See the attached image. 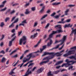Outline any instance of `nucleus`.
<instances>
[{"mask_svg":"<svg viewBox=\"0 0 76 76\" xmlns=\"http://www.w3.org/2000/svg\"><path fill=\"white\" fill-rule=\"evenodd\" d=\"M70 49L71 50L75 49V50L68 51L67 53L63 55L64 56L66 57L69 55H71V54H74L75 52V50H76V46L72 47L70 48Z\"/></svg>","mask_w":76,"mask_h":76,"instance_id":"1","label":"nucleus"},{"mask_svg":"<svg viewBox=\"0 0 76 76\" xmlns=\"http://www.w3.org/2000/svg\"><path fill=\"white\" fill-rule=\"evenodd\" d=\"M66 38V36H64L62 38V42H61V43L60 44L56 46V47L52 49V50H53V49H57V48H59V46L63 44V43L65 41V40Z\"/></svg>","mask_w":76,"mask_h":76,"instance_id":"2","label":"nucleus"},{"mask_svg":"<svg viewBox=\"0 0 76 76\" xmlns=\"http://www.w3.org/2000/svg\"><path fill=\"white\" fill-rule=\"evenodd\" d=\"M26 40V38L25 36H23L22 38L20 39V40H19V44L20 45H21L22 42H23V45H24L26 43V42L25 41Z\"/></svg>","mask_w":76,"mask_h":76,"instance_id":"3","label":"nucleus"},{"mask_svg":"<svg viewBox=\"0 0 76 76\" xmlns=\"http://www.w3.org/2000/svg\"><path fill=\"white\" fill-rule=\"evenodd\" d=\"M32 54L30 53L27 56V57L28 58H26V60H23V63L24 64V63L26 62L27 61H28L29 60L31 57Z\"/></svg>","mask_w":76,"mask_h":76,"instance_id":"4","label":"nucleus"},{"mask_svg":"<svg viewBox=\"0 0 76 76\" xmlns=\"http://www.w3.org/2000/svg\"><path fill=\"white\" fill-rule=\"evenodd\" d=\"M65 62H66V63H65V67H68L70 65H71V64H70V63L72 62V61H69V60L68 59H66Z\"/></svg>","mask_w":76,"mask_h":76,"instance_id":"5","label":"nucleus"},{"mask_svg":"<svg viewBox=\"0 0 76 76\" xmlns=\"http://www.w3.org/2000/svg\"><path fill=\"white\" fill-rule=\"evenodd\" d=\"M73 28H72V31L71 34H70V36H73V33H74L75 34H76V28L75 29H74Z\"/></svg>","mask_w":76,"mask_h":76,"instance_id":"6","label":"nucleus"},{"mask_svg":"<svg viewBox=\"0 0 76 76\" xmlns=\"http://www.w3.org/2000/svg\"><path fill=\"white\" fill-rule=\"evenodd\" d=\"M56 54H57L56 55L57 56H61L62 54H60V53H58V52H57L56 53H53L52 56V57H53V58H54L55 55H56Z\"/></svg>","mask_w":76,"mask_h":76,"instance_id":"7","label":"nucleus"},{"mask_svg":"<svg viewBox=\"0 0 76 76\" xmlns=\"http://www.w3.org/2000/svg\"><path fill=\"white\" fill-rule=\"evenodd\" d=\"M16 36H15L13 39L11 40V41H10L9 42V46L10 47L12 45V42L14 41V40L16 39Z\"/></svg>","mask_w":76,"mask_h":76,"instance_id":"8","label":"nucleus"},{"mask_svg":"<svg viewBox=\"0 0 76 76\" xmlns=\"http://www.w3.org/2000/svg\"><path fill=\"white\" fill-rule=\"evenodd\" d=\"M27 23V22H26V20H24L21 23L19 24V26H24L25 24Z\"/></svg>","mask_w":76,"mask_h":76,"instance_id":"9","label":"nucleus"},{"mask_svg":"<svg viewBox=\"0 0 76 76\" xmlns=\"http://www.w3.org/2000/svg\"><path fill=\"white\" fill-rule=\"evenodd\" d=\"M53 58V57L52 56L51 57H50V56H47L46 57L44 58L42 60H50Z\"/></svg>","mask_w":76,"mask_h":76,"instance_id":"10","label":"nucleus"},{"mask_svg":"<svg viewBox=\"0 0 76 76\" xmlns=\"http://www.w3.org/2000/svg\"><path fill=\"white\" fill-rule=\"evenodd\" d=\"M43 70V69L42 68H40V69H39L37 70V74H38L40 73H41L42 72V71Z\"/></svg>","mask_w":76,"mask_h":76,"instance_id":"11","label":"nucleus"},{"mask_svg":"<svg viewBox=\"0 0 76 76\" xmlns=\"http://www.w3.org/2000/svg\"><path fill=\"white\" fill-rule=\"evenodd\" d=\"M51 55L52 56H53V53H49V52H45L42 55V56H44L45 55Z\"/></svg>","mask_w":76,"mask_h":76,"instance_id":"12","label":"nucleus"},{"mask_svg":"<svg viewBox=\"0 0 76 76\" xmlns=\"http://www.w3.org/2000/svg\"><path fill=\"white\" fill-rule=\"evenodd\" d=\"M37 34L38 33H36L34 34L33 35H31L30 37V38L33 39L34 38L36 37L37 36Z\"/></svg>","mask_w":76,"mask_h":76,"instance_id":"13","label":"nucleus"},{"mask_svg":"<svg viewBox=\"0 0 76 76\" xmlns=\"http://www.w3.org/2000/svg\"><path fill=\"white\" fill-rule=\"evenodd\" d=\"M49 60H47V61H44L41 62H40L39 64V65H43V63H44V64L47 63L48 62H49Z\"/></svg>","mask_w":76,"mask_h":76,"instance_id":"14","label":"nucleus"},{"mask_svg":"<svg viewBox=\"0 0 76 76\" xmlns=\"http://www.w3.org/2000/svg\"><path fill=\"white\" fill-rule=\"evenodd\" d=\"M40 51H39V50H37V51L35 52H34V53H42V52L43 50H44V49L42 48H40Z\"/></svg>","mask_w":76,"mask_h":76,"instance_id":"15","label":"nucleus"},{"mask_svg":"<svg viewBox=\"0 0 76 76\" xmlns=\"http://www.w3.org/2000/svg\"><path fill=\"white\" fill-rule=\"evenodd\" d=\"M53 43V41L52 40L50 39V42H49L47 44V46H50L51 44H52V43Z\"/></svg>","mask_w":76,"mask_h":76,"instance_id":"16","label":"nucleus"},{"mask_svg":"<svg viewBox=\"0 0 76 76\" xmlns=\"http://www.w3.org/2000/svg\"><path fill=\"white\" fill-rule=\"evenodd\" d=\"M60 4V2L58 3L55 2L52 4V5H53V6H57V5H58V4Z\"/></svg>","mask_w":76,"mask_h":76,"instance_id":"17","label":"nucleus"},{"mask_svg":"<svg viewBox=\"0 0 76 76\" xmlns=\"http://www.w3.org/2000/svg\"><path fill=\"white\" fill-rule=\"evenodd\" d=\"M63 62V61H59L57 62V63L55 65H59L60 64L62 63Z\"/></svg>","mask_w":76,"mask_h":76,"instance_id":"18","label":"nucleus"},{"mask_svg":"<svg viewBox=\"0 0 76 76\" xmlns=\"http://www.w3.org/2000/svg\"><path fill=\"white\" fill-rule=\"evenodd\" d=\"M26 4L24 5V7H27L29 5V3L28 2L27 3V2L26 1L25 2Z\"/></svg>","mask_w":76,"mask_h":76,"instance_id":"19","label":"nucleus"},{"mask_svg":"<svg viewBox=\"0 0 76 76\" xmlns=\"http://www.w3.org/2000/svg\"><path fill=\"white\" fill-rule=\"evenodd\" d=\"M57 33H59L61 32L62 33L63 32L62 28H61L59 29H58V30H57Z\"/></svg>","mask_w":76,"mask_h":76,"instance_id":"20","label":"nucleus"},{"mask_svg":"<svg viewBox=\"0 0 76 76\" xmlns=\"http://www.w3.org/2000/svg\"><path fill=\"white\" fill-rule=\"evenodd\" d=\"M76 56H71L69 57V58L70 59H74L75 60H76Z\"/></svg>","mask_w":76,"mask_h":76,"instance_id":"21","label":"nucleus"},{"mask_svg":"<svg viewBox=\"0 0 76 76\" xmlns=\"http://www.w3.org/2000/svg\"><path fill=\"white\" fill-rule=\"evenodd\" d=\"M31 12L30 11H29L28 10H26V12H25V15H28Z\"/></svg>","mask_w":76,"mask_h":76,"instance_id":"22","label":"nucleus"},{"mask_svg":"<svg viewBox=\"0 0 76 76\" xmlns=\"http://www.w3.org/2000/svg\"><path fill=\"white\" fill-rule=\"evenodd\" d=\"M7 60V59L5 58L4 57H3L2 58V60L1 61V62L2 63H4L5 62V61H6Z\"/></svg>","mask_w":76,"mask_h":76,"instance_id":"23","label":"nucleus"},{"mask_svg":"<svg viewBox=\"0 0 76 76\" xmlns=\"http://www.w3.org/2000/svg\"><path fill=\"white\" fill-rule=\"evenodd\" d=\"M56 27H58V28L61 29V28H61V25H57L55 26V28H56Z\"/></svg>","mask_w":76,"mask_h":76,"instance_id":"24","label":"nucleus"},{"mask_svg":"<svg viewBox=\"0 0 76 76\" xmlns=\"http://www.w3.org/2000/svg\"><path fill=\"white\" fill-rule=\"evenodd\" d=\"M41 40H42L41 39H40V40H39L38 42V43H37V44L36 45H35V46H34V48H36L38 46V45H39V44L41 42Z\"/></svg>","mask_w":76,"mask_h":76,"instance_id":"25","label":"nucleus"},{"mask_svg":"<svg viewBox=\"0 0 76 76\" xmlns=\"http://www.w3.org/2000/svg\"><path fill=\"white\" fill-rule=\"evenodd\" d=\"M13 24L14 23H12V24H11L9 26V28H11L14 27V25Z\"/></svg>","mask_w":76,"mask_h":76,"instance_id":"26","label":"nucleus"},{"mask_svg":"<svg viewBox=\"0 0 76 76\" xmlns=\"http://www.w3.org/2000/svg\"><path fill=\"white\" fill-rule=\"evenodd\" d=\"M47 16H48L47 14H45V15H44L41 18V20H42V19L45 18V17H46Z\"/></svg>","mask_w":76,"mask_h":76,"instance_id":"27","label":"nucleus"},{"mask_svg":"<svg viewBox=\"0 0 76 76\" xmlns=\"http://www.w3.org/2000/svg\"><path fill=\"white\" fill-rule=\"evenodd\" d=\"M70 26V24H69L68 25L66 24L64 26V28H65L66 27H69V26Z\"/></svg>","mask_w":76,"mask_h":76,"instance_id":"28","label":"nucleus"},{"mask_svg":"<svg viewBox=\"0 0 76 76\" xmlns=\"http://www.w3.org/2000/svg\"><path fill=\"white\" fill-rule=\"evenodd\" d=\"M62 39L61 40L59 41H58L57 40H56L55 41V42L54 43V44H56V43H59V42H62Z\"/></svg>","mask_w":76,"mask_h":76,"instance_id":"29","label":"nucleus"},{"mask_svg":"<svg viewBox=\"0 0 76 76\" xmlns=\"http://www.w3.org/2000/svg\"><path fill=\"white\" fill-rule=\"evenodd\" d=\"M38 25V23L37 22H35L34 25V27H36Z\"/></svg>","mask_w":76,"mask_h":76,"instance_id":"30","label":"nucleus"},{"mask_svg":"<svg viewBox=\"0 0 76 76\" xmlns=\"http://www.w3.org/2000/svg\"><path fill=\"white\" fill-rule=\"evenodd\" d=\"M15 12V11L14 10H13L12 11H11L10 13V15H12V14H14Z\"/></svg>","mask_w":76,"mask_h":76,"instance_id":"31","label":"nucleus"},{"mask_svg":"<svg viewBox=\"0 0 76 76\" xmlns=\"http://www.w3.org/2000/svg\"><path fill=\"white\" fill-rule=\"evenodd\" d=\"M68 12H69L68 10H66V11H65V15H69V14L68 13Z\"/></svg>","mask_w":76,"mask_h":76,"instance_id":"32","label":"nucleus"},{"mask_svg":"<svg viewBox=\"0 0 76 76\" xmlns=\"http://www.w3.org/2000/svg\"><path fill=\"white\" fill-rule=\"evenodd\" d=\"M14 74H15V73L13 72V70H12L11 72L9 73V74L10 75H11Z\"/></svg>","mask_w":76,"mask_h":76,"instance_id":"33","label":"nucleus"},{"mask_svg":"<svg viewBox=\"0 0 76 76\" xmlns=\"http://www.w3.org/2000/svg\"><path fill=\"white\" fill-rule=\"evenodd\" d=\"M59 72H60V70H57L56 71H55L54 72V73L55 74H57Z\"/></svg>","mask_w":76,"mask_h":76,"instance_id":"34","label":"nucleus"},{"mask_svg":"<svg viewBox=\"0 0 76 76\" xmlns=\"http://www.w3.org/2000/svg\"><path fill=\"white\" fill-rule=\"evenodd\" d=\"M19 19L18 18H16L15 20L14 21V22L13 23H16L18 21Z\"/></svg>","mask_w":76,"mask_h":76,"instance_id":"35","label":"nucleus"},{"mask_svg":"<svg viewBox=\"0 0 76 76\" xmlns=\"http://www.w3.org/2000/svg\"><path fill=\"white\" fill-rule=\"evenodd\" d=\"M48 76H53V74H51V72L50 71L48 73Z\"/></svg>","mask_w":76,"mask_h":76,"instance_id":"36","label":"nucleus"},{"mask_svg":"<svg viewBox=\"0 0 76 76\" xmlns=\"http://www.w3.org/2000/svg\"><path fill=\"white\" fill-rule=\"evenodd\" d=\"M68 6L70 7H75V5H69Z\"/></svg>","mask_w":76,"mask_h":76,"instance_id":"37","label":"nucleus"},{"mask_svg":"<svg viewBox=\"0 0 76 76\" xmlns=\"http://www.w3.org/2000/svg\"><path fill=\"white\" fill-rule=\"evenodd\" d=\"M57 31H53L52 33H51L53 35L57 33Z\"/></svg>","mask_w":76,"mask_h":76,"instance_id":"38","label":"nucleus"},{"mask_svg":"<svg viewBox=\"0 0 76 76\" xmlns=\"http://www.w3.org/2000/svg\"><path fill=\"white\" fill-rule=\"evenodd\" d=\"M17 50L16 49L15 50H14L13 51H12L11 53H10V55H11L12 54H13L14 53H15V52H16L17 51Z\"/></svg>","mask_w":76,"mask_h":76,"instance_id":"39","label":"nucleus"},{"mask_svg":"<svg viewBox=\"0 0 76 76\" xmlns=\"http://www.w3.org/2000/svg\"><path fill=\"white\" fill-rule=\"evenodd\" d=\"M50 24V23H48L46 26L45 27V28H48V26H49Z\"/></svg>","mask_w":76,"mask_h":76,"instance_id":"40","label":"nucleus"},{"mask_svg":"<svg viewBox=\"0 0 76 76\" xmlns=\"http://www.w3.org/2000/svg\"><path fill=\"white\" fill-rule=\"evenodd\" d=\"M64 45H65V44H63V45L61 47L59 48H58L59 50H61V49H62L64 47Z\"/></svg>","mask_w":76,"mask_h":76,"instance_id":"41","label":"nucleus"},{"mask_svg":"<svg viewBox=\"0 0 76 76\" xmlns=\"http://www.w3.org/2000/svg\"><path fill=\"white\" fill-rule=\"evenodd\" d=\"M53 34L52 33L49 35V39L53 37Z\"/></svg>","mask_w":76,"mask_h":76,"instance_id":"42","label":"nucleus"},{"mask_svg":"<svg viewBox=\"0 0 76 76\" xmlns=\"http://www.w3.org/2000/svg\"><path fill=\"white\" fill-rule=\"evenodd\" d=\"M34 64V63H31L29 64V65L28 66V67H29L30 66H32Z\"/></svg>","mask_w":76,"mask_h":76,"instance_id":"43","label":"nucleus"},{"mask_svg":"<svg viewBox=\"0 0 76 76\" xmlns=\"http://www.w3.org/2000/svg\"><path fill=\"white\" fill-rule=\"evenodd\" d=\"M71 61L72 62H71L70 63H73L72 64H70L71 65H73L74 63H76V61Z\"/></svg>","mask_w":76,"mask_h":76,"instance_id":"44","label":"nucleus"},{"mask_svg":"<svg viewBox=\"0 0 76 76\" xmlns=\"http://www.w3.org/2000/svg\"><path fill=\"white\" fill-rule=\"evenodd\" d=\"M9 19H10V18H5V21L6 22H7V21L9 20Z\"/></svg>","mask_w":76,"mask_h":76,"instance_id":"45","label":"nucleus"},{"mask_svg":"<svg viewBox=\"0 0 76 76\" xmlns=\"http://www.w3.org/2000/svg\"><path fill=\"white\" fill-rule=\"evenodd\" d=\"M4 37V34H2V38L1 39H0V40H2Z\"/></svg>","mask_w":76,"mask_h":76,"instance_id":"46","label":"nucleus"},{"mask_svg":"<svg viewBox=\"0 0 76 76\" xmlns=\"http://www.w3.org/2000/svg\"><path fill=\"white\" fill-rule=\"evenodd\" d=\"M17 5H19V4L18 3H15L13 4L12 5V6H17Z\"/></svg>","mask_w":76,"mask_h":76,"instance_id":"47","label":"nucleus"},{"mask_svg":"<svg viewBox=\"0 0 76 76\" xmlns=\"http://www.w3.org/2000/svg\"><path fill=\"white\" fill-rule=\"evenodd\" d=\"M4 4L0 5V8H3V7H4Z\"/></svg>","mask_w":76,"mask_h":76,"instance_id":"48","label":"nucleus"},{"mask_svg":"<svg viewBox=\"0 0 76 76\" xmlns=\"http://www.w3.org/2000/svg\"><path fill=\"white\" fill-rule=\"evenodd\" d=\"M22 31L18 32V35L19 36H20V35L22 33Z\"/></svg>","mask_w":76,"mask_h":76,"instance_id":"49","label":"nucleus"},{"mask_svg":"<svg viewBox=\"0 0 76 76\" xmlns=\"http://www.w3.org/2000/svg\"><path fill=\"white\" fill-rule=\"evenodd\" d=\"M23 57H24V54H23L22 55L21 57H20V59L22 60V59L23 58Z\"/></svg>","mask_w":76,"mask_h":76,"instance_id":"50","label":"nucleus"},{"mask_svg":"<svg viewBox=\"0 0 76 76\" xmlns=\"http://www.w3.org/2000/svg\"><path fill=\"white\" fill-rule=\"evenodd\" d=\"M56 12H53L51 15L50 16H53L54 15H56Z\"/></svg>","mask_w":76,"mask_h":76,"instance_id":"51","label":"nucleus"},{"mask_svg":"<svg viewBox=\"0 0 76 76\" xmlns=\"http://www.w3.org/2000/svg\"><path fill=\"white\" fill-rule=\"evenodd\" d=\"M4 25V23L3 22H2L1 23L0 26L1 27H2V26H3Z\"/></svg>","mask_w":76,"mask_h":76,"instance_id":"52","label":"nucleus"},{"mask_svg":"<svg viewBox=\"0 0 76 76\" xmlns=\"http://www.w3.org/2000/svg\"><path fill=\"white\" fill-rule=\"evenodd\" d=\"M73 67V66H71L69 67L68 69L70 70V69H72Z\"/></svg>","mask_w":76,"mask_h":76,"instance_id":"53","label":"nucleus"},{"mask_svg":"<svg viewBox=\"0 0 76 76\" xmlns=\"http://www.w3.org/2000/svg\"><path fill=\"white\" fill-rule=\"evenodd\" d=\"M16 16H14V17H13L12 18V19L11 20V21H13L15 19V18H16Z\"/></svg>","mask_w":76,"mask_h":76,"instance_id":"54","label":"nucleus"},{"mask_svg":"<svg viewBox=\"0 0 76 76\" xmlns=\"http://www.w3.org/2000/svg\"><path fill=\"white\" fill-rule=\"evenodd\" d=\"M70 21H71V19H68L66 21V22H69Z\"/></svg>","mask_w":76,"mask_h":76,"instance_id":"55","label":"nucleus"},{"mask_svg":"<svg viewBox=\"0 0 76 76\" xmlns=\"http://www.w3.org/2000/svg\"><path fill=\"white\" fill-rule=\"evenodd\" d=\"M54 18L56 19H58L59 18V16L57 15L56 16L54 17Z\"/></svg>","mask_w":76,"mask_h":76,"instance_id":"56","label":"nucleus"},{"mask_svg":"<svg viewBox=\"0 0 76 76\" xmlns=\"http://www.w3.org/2000/svg\"><path fill=\"white\" fill-rule=\"evenodd\" d=\"M31 10H35L36 9V8L35 7H32L31 8Z\"/></svg>","mask_w":76,"mask_h":76,"instance_id":"57","label":"nucleus"},{"mask_svg":"<svg viewBox=\"0 0 76 76\" xmlns=\"http://www.w3.org/2000/svg\"><path fill=\"white\" fill-rule=\"evenodd\" d=\"M47 37V34H45L44 35V37H43V39H45Z\"/></svg>","mask_w":76,"mask_h":76,"instance_id":"58","label":"nucleus"},{"mask_svg":"<svg viewBox=\"0 0 76 76\" xmlns=\"http://www.w3.org/2000/svg\"><path fill=\"white\" fill-rule=\"evenodd\" d=\"M72 75L73 76H76V72H74L72 74Z\"/></svg>","mask_w":76,"mask_h":76,"instance_id":"59","label":"nucleus"},{"mask_svg":"<svg viewBox=\"0 0 76 76\" xmlns=\"http://www.w3.org/2000/svg\"><path fill=\"white\" fill-rule=\"evenodd\" d=\"M0 53H1L2 54H4L5 53L4 52V50H2L1 51H0Z\"/></svg>","mask_w":76,"mask_h":76,"instance_id":"60","label":"nucleus"},{"mask_svg":"<svg viewBox=\"0 0 76 76\" xmlns=\"http://www.w3.org/2000/svg\"><path fill=\"white\" fill-rule=\"evenodd\" d=\"M3 45V42H1L0 44V46L1 47H2Z\"/></svg>","mask_w":76,"mask_h":76,"instance_id":"61","label":"nucleus"},{"mask_svg":"<svg viewBox=\"0 0 76 76\" xmlns=\"http://www.w3.org/2000/svg\"><path fill=\"white\" fill-rule=\"evenodd\" d=\"M7 2V1H6V0L2 2V4H5V3H6V2Z\"/></svg>","mask_w":76,"mask_h":76,"instance_id":"62","label":"nucleus"},{"mask_svg":"<svg viewBox=\"0 0 76 76\" xmlns=\"http://www.w3.org/2000/svg\"><path fill=\"white\" fill-rule=\"evenodd\" d=\"M28 51H29V50H26L25 51H24V53L26 54V53H27L28 52Z\"/></svg>","mask_w":76,"mask_h":76,"instance_id":"63","label":"nucleus"},{"mask_svg":"<svg viewBox=\"0 0 76 76\" xmlns=\"http://www.w3.org/2000/svg\"><path fill=\"white\" fill-rule=\"evenodd\" d=\"M45 6H43L42 9H41V10H44V9H45Z\"/></svg>","mask_w":76,"mask_h":76,"instance_id":"64","label":"nucleus"}]
</instances>
